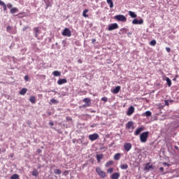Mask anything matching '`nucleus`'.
I'll list each match as a JSON object with an SVG mask.
<instances>
[{
  "label": "nucleus",
  "instance_id": "5",
  "mask_svg": "<svg viewBox=\"0 0 179 179\" xmlns=\"http://www.w3.org/2000/svg\"><path fill=\"white\" fill-rule=\"evenodd\" d=\"M118 29V24H117V23L110 24L108 26V30L109 31H113V30H115V29Z\"/></svg>",
  "mask_w": 179,
  "mask_h": 179
},
{
  "label": "nucleus",
  "instance_id": "29",
  "mask_svg": "<svg viewBox=\"0 0 179 179\" xmlns=\"http://www.w3.org/2000/svg\"><path fill=\"white\" fill-rule=\"evenodd\" d=\"M29 101L34 104L36 103V97L35 96H31L29 98Z\"/></svg>",
  "mask_w": 179,
  "mask_h": 179
},
{
  "label": "nucleus",
  "instance_id": "50",
  "mask_svg": "<svg viewBox=\"0 0 179 179\" xmlns=\"http://www.w3.org/2000/svg\"><path fill=\"white\" fill-rule=\"evenodd\" d=\"M159 170H160V171H164V168L160 167V168H159Z\"/></svg>",
  "mask_w": 179,
  "mask_h": 179
},
{
  "label": "nucleus",
  "instance_id": "28",
  "mask_svg": "<svg viewBox=\"0 0 179 179\" xmlns=\"http://www.w3.org/2000/svg\"><path fill=\"white\" fill-rule=\"evenodd\" d=\"M120 169H122V170H127L128 169V164H125L120 165Z\"/></svg>",
  "mask_w": 179,
  "mask_h": 179
},
{
  "label": "nucleus",
  "instance_id": "37",
  "mask_svg": "<svg viewBox=\"0 0 179 179\" xmlns=\"http://www.w3.org/2000/svg\"><path fill=\"white\" fill-rule=\"evenodd\" d=\"M102 101H105V102H107L108 101V99L107 97L106 96H103L102 99H101Z\"/></svg>",
  "mask_w": 179,
  "mask_h": 179
},
{
  "label": "nucleus",
  "instance_id": "44",
  "mask_svg": "<svg viewBox=\"0 0 179 179\" xmlns=\"http://www.w3.org/2000/svg\"><path fill=\"white\" fill-rule=\"evenodd\" d=\"M163 165H164V166H167L168 167H170V164H168V163H166V162H164V163H163Z\"/></svg>",
  "mask_w": 179,
  "mask_h": 179
},
{
  "label": "nucleus",
  "instance_id": "57",
  "mask_svg": "<svg viewBox=\"0 0 179 179\" xmlns=\"http://www.w3.org/2000/svg\"><path fill=\"white\" fill-rule=\"evenodd\" d=\"M38 169H40V166H38Z\"/></svg>",
  "mask_w": 179,
  "mask_h": 179
},
{
  "label": "nucleus",
  "instance_id": "25",
  "mask_svg": "<svg viewBox=\"0 0 179 179\" xmlns=\"http://www.w3.org/2000/svg\"><path fill=\"white\" fill-rule=\"evenodd\" d=\"M52 75L54 76H61V72L58 71H53Z\"/></svg>",
  "mask_w": 179,
  "mask_h": 179
},
{
  "label": "nucleus",
  "instance_id": "40",
  "mask_svg": "<svg viewBox=\"0 0 179 179\" xmlns=\"http://www.w3.org/2000/svg\"><path fill=\"white\" fill-rule=\"evenodd\" d=\"M24 80H25L26 82H29V76H24Z\"/></svg>",
  "mask_w": 179,
  "mask_h": 179
},
{
  "label": "nucleus",
  "instance_id": "32",
  "mask_svg": "<svg viewBox=\"0 0 179 179\" xmlns=\"http://www.w3.org/2000/svg\"><path fill=\"white\" fill-rule=\"evenodd\" d=\"M150 45H152V47H155L156 45V40H152L150 42Z\"/></svg>",
  "mask_w": 179,
  "mask_h": 179
},
{
  "label": "nucleus",
  "instance_id": "54",
  "mask_svg": "<svg viewBox=\"0 0 179 179\" xmlns=\"http://www.w3.org/2000/svg\"><path fill=\"white\" fill-rule=\"evenodd\" d=\"M38 153H41V150H38Z\"/></svg>",
  "mask_w": 179,
  "mask_h": 179
},
{
  "label": "nucleus",
  "instance_id": "12",
  "mask_svg": "<svg viewBox=\"0 0 179 179\" xmlns=\"http://www.w3.org/2000/svg\"><path fill=\"white\" fill-rule=\"evenodd\" d=\"M120 173H114L111 175L110 178L111 179H118L120 178Z\"/></svg>",
  "mask_w": 179,
  "mask_h": 179
},
{
  "label": "nucleus",
  "instance_id": "17",
  "mask_svg": "<svg viewBox=\"0 0 179 179\" xmlns=\"http://www.w3.org/2000/svg\"><path fill=\"white\" fill-rule=\"evenodd\" d=\"M106 2L110 8H114V2H113V0H106Z\"/></svg>",
  "mask_w": 179,
  "mask_h": 179
},
{
  "label": "nucleus",
  "instance_id": "53",
  "mask_svg": "<svg viewBox=\"0 0 179 179\" xmlns=\"http://www.w3.org/2000/svg\"><path fill=\"white\" fill-rule=\"evenodd\" d=\"M175 149H176V150H178V149H179L178 146L175 145Z\"/></svg>",
  "mask_w": 179,
  "mask_h": 179
},
{
  "label": "nucleus",
  "instance_id": "20",
  "mask_svg": "<svg viewBox=\"0 0 179 179\" xmlns=\"http://www.w3.org/2000/svg\"><path fill=\"white\" fill-rule=\"evenodd\" d=\"M31 176H34V177H37V176H38V171L36 169H34L31 173Z\"/></svg>",
  "mask_w": 179,
  "mask_h": 179
},
{
  "label": "nucleus",
  "instance_id": "38",
  "mask_svg": "<svg viewBox=\"0 0 179 179\" xmlns=\"http://www.w3.org/2000/svg\"><path fill=\"white\" fill-rule=\"evenodd\" d=\"M50 101L51 103H58V101H56L55 99H52Z\"/></svg>",
  "mask_w": 179,
  "mask_h": 179
},
{
  "label": "nucleus",
  "instance_id": "56",
  "mask_svg": "<svg viewBox=\"0 0 179 179\" xmlns=\"http://www.w3.org/2000/svg\"><path fill=\"white\" fill-rule=\"evenodd\" d=\"M64 173H68V171H66Z\"/></svg>",
  "mask_w": 179,
  "mask_h": 179
},
{
  "label": "nucleus",
  "instance_id": "42",
  "mask_svg": "<svg viewBox=\"0 0 179 179\" xmlns=\"http://www.w3.org/2000/svg\"><path fill=\"white\" fill-rule=\"evenodd\" d=\"M83 107L84 108H86V107H90V104H84L83 106Z\"/></svg>",
  "mask_w": 179,
  "mask_h": 179
},
{
  "label": "nucleus",
  "instance_id": "36",
  "mask_svg": "<svg viewBox=\"0 0 179 179\" xmlns=\"http://www.w3.org/2000/svg\"><path fill=\"white\" fill-rule=\"evenodd\" d=\"M34 30L35 31V33H39L40 30H38V27H34Z\"/></svg>",
  "mask_w": 179,
  "mask_h": 179
},
{
  "label": "nucleus",
  "instance_id": "55",
  "mask_svg": "<svg viewBox=\"0 0 179 179\" xmlns=\"http://www.w3.org/2000/svg\"><path fill=\"white\" fill-rule=\"evenodd\" d=\"M170 103H173V100H170Z\"/></svg>",
  "mask_w": 179,
  "mask_h": 179
},
{
  "label": "nucleus",
  "instance_id": "11",
  "mask_svg": "<svg viewBox=\"0 0 179 179\" xmlns=\"http://www.w3.org/2000/svg\"><path fill=\"white\" fill-rule=\"evenodd\" d=\"M142 131H143V127H139L138 129H137L135 132H134V135L136 136H138V135L141 134V132H142Z\"/></svg>",
  "mask_w": 179,
  "mask_h": 179
},
{
  "label": "nucleus",
  "instance_id": "15",
  "mask_svg": "<svg viewBox=\"0 0 179 179\" xmlns=\"http://www.w3.org/2000/svg\"><path fill=\"white\" fill-rule=\"evenodd\" d=\"M66 82H68V81H67L66 79H65V78L59 79V80L57 81V84H58V85H64V83H66Z\"/></svg>",
  "mask_w": 179,
  "mask_h": 179
},
{
  "label": "nucleus",
  "instance_id": "58",
  "mask_svg": "<svg viewBox=\"0 0 179 179\" xmlns=\"http://www.w3.org/2000/svg\"><path fill=\"white\" fill-rule=\"evenodd\" d=\"M0 152H1V148H0Z\"/></svg>",
  "mask_w": 179,
  "mask_h": 179
},
{
  "label": "nucleus",
  "instance_id": "3",
  "mask_svg": "<svg viewBox=\"0 0 179 179\" xmlns=\"http://www.w3.org/2000/svg\"><path fill=\"white\" fill-rule=\"evenodd\" d=\"M115 20L117 22H127V17L124 15H117L115 16Z\"/></svg>",
  "mask_w": 179,
  "mask_h": 179
},
{
  "label": "nucleus",
  "instance_id": "23",
  "mask_svg": "<svg viewBox=\"0 0 179 179\" xmlns=\"http://www.w3.org/2000/svg\"><path fill=\"white\" fill-rule=\"evenodd\" d=\"M54 173L55 174L59 176V174H61L62 171H61V169H56L54 170Z\"/></svg>",
  "mask_w": 179,
  "mask_h": 179
},
{
  "label": "nucleus",
  "instance_id": "33",
  "mask_svg": "<svg viewBox=\"0 0 179 179\" xmlns=\"http://www.w3.org/2000/svg\"><path fill=\"white\" fill-rule=\"evenodd\" d=\"M145 117H150L152 115V112L148 110L145 113Z\"/></svg>",
  "mask_w": 179,
  "mask_h": 179
},
{
  "label": "nucleus",
  "instance_id": "43",
  "mask_svg": "<svg viewBox=\"0 0 179 179\" xmlns=\"http://www.w3.org/2000/svg\"><path fill=\"white\" fill-rule=\"evenodd\" d=\"M7 31H10V30H12V27H10V26L7 27Z\"/></svg>",
  "mask_w": 179,
  "mask_h": 179
},
{
  "label": "nucleus",
  "instance_id": "46",
  "mask_svg": "<svg viewBox=\"0 0 179 179\" xmlns=\"http://www.w3.org/2000/svg\"><path fill=\"white\" fill-rule=\"evenodd\" d=\"M164 102H165V106H170V103H169V101L165 100Z\"/></svg>",
  "mask_w": 179,
  "mask_h": 179
},
{
  "label": "nucleus",
  "instance_id": "21",
  "mask_svg": "<svg viewBox=\"0 0 179 179\" xmlns=\"http://www.w3.org/2000/svg\"><path fill=\"white\" fill-rule=\"evenodd\" d=\"M89 12V10L88 9H85L83 10V16L84 17H89V15H87V13Z\"/></svg>",
  "mask_w": 179,
  "mask_h": 179
},
{
  "label": "nucleus",
  "instance_id": "26",
  "mask_svg": "<svg viewBox=\"0 0 179 179\" xmlns=\"http://www.w3.org/2000/svg\"><path fill=\"white\" fill-rule=\"evenodd\" d=\"M166 80L167 85L169 86V87H170L171 86V80H170L169 77H166Z\"/></svg>",
  "mask_w": 179,
  "mask_h": 179
},
{
  "label": "nucleus",
  "instance_id": "9",
  "mask_svg": "<svg viewBox=\"0 0 179 179\" xmlns=\"http://www.w3.org/2000/svg\"><path fill=\"white\" fill-rule=\"evenodd\" d=\"M133 24H143V20H138V19H134L132 21Z\"/></svg>",
  "mask_w": 179,
  "mask_h": 179
},
{
  "label": "nucleus",
  "instance_id": "7",
  "mask_svg": "<svg viewBox=\"0 0 179 179\" xmlns=\"http://www.w3.org/2000/svg\"><path fill=\"white\" fill-rule=\"evenodd\" d=\"M124 149L125 152H129V150L132 149V144H131V143H125L124 144Z\"/></svg>",
  "mask_w": 179,
  "mask_h": 179
},
{
  "label": "nucleus",
  "instance_id": "13",
  "mask_svg": "<svg viewBox=\"0 0 179 179\" xmlns=\"http://www.w3.org/2000/svg\"><path fill=\"white\" fill-rule=\"evenodd\" d=\"M132 127H134V122H132V121L128 122V123L126 124V128L127 129H131V128H132Z\"/></svg>",
  "mask_w": 179,
  "mask_h": 179
},
{
  "label": "nucleus",
  "instance_id": "16",
  "mask_svg": "<svg viewBox=\"0 0 179 179\" xmlns=\"http://www.w3.org/2000/svg\"><path fill=\"white\" fill-rule=\"evenodd\" d=\"M0 5H1V6H3V9L4 11L7 10L8 8H7L6 3H5V2L0 0Z\"/></svg>",
  "mask_w": 179,
  "mask_h": 179
},
{
  "label": "nucleus",
  "instance_id": "2",
  "mask_svg": "<svg viewBox=\"0 0 179 179\" xmlns=\"http://www.w3.org/2000/svg\"><path fill=\"white\" fill-rule=\"evenodd\" d=\"M96 172L97 173L98 176L101 177V178H104L105 177H107V174L104 171H102L100 167L96 168Z\"/></svg>",
  "mask_w": 179,
  "mask_h": 179
},
{
  "label": "nucleus",
  "instance_id": "27",
  "mask_svg": "<svg viewBox=\"0 0 179 179\" xmlns=\"http://www.w3.org/2000/svg\"><path fill=\"white\" fill-rule=\"evenodd\" d=\"M129 16H131L133 18H135L137 17V15H136L135 13H134L133 11H129Z\"/></svg>",
  "mask_w": 179,
  "mask_h": 179
},
{
  "label": "nucleus",
  "instance_id": "39",
  "mask_svg": "<svg viewBox=\"0 0 179 179\" xmlns=\"http://www.w3.org/2000/svg\"><path fill=\"white\" fill-rule=\"evenodd\" d=\"M66 121H72V117H69V116H67V117H66Z\"/></svg>",
  "mask_w": 179,
  "mask_h": 179
},
{
  "label": "nucleus",
  "instance_id": "4",
  "mask_svg": "<svg viewBox=\"0 0 179 179\" xmlns=\"http://www.w3.org/2000/svg\"><path fill=\"white\" fill-rule=\"evenodd\" d=\"M62 36H65L66 37H71L72 36V32H71V29L68 28H65L62 33Z\"/></svg>",
  "mask_w": 179,
  "mask_h": 179
},
{
  "label": "nucleus",
  "instance_id": "30",
  "mask_svg": "<svg viewBox=\"0 0 179 179\" xmlns=\"http://www.w3.org/2000/svg\"><path fill=\"white\" fill-rule=\"evenodd\" d=\"M90 98H85L83 99V102L85 103V104H90Z\"/></svg>",
  "mask_w": 179,
  "mask_h": 179
},
{
  "label": "nucleus",
  "instance_id": "34",
  "mask_svg": "<svg viewBox=\"0 0 179 179\" xmlns=\"http://www.w3.org/2000/svg\"><path fill=\"white\" fill-rule=\"evenodd\" d=\"M150 169H152V165L149 164H147L145 165V170H150Z\"/></svg>",
  "mask_w": 179,
  "mask_h": 179
},
{
  "label": "nucleus",
  "instance_id": "51",
  "mask_svg": "<svg viewBox=\"0 0 179 179\" xmlns=\"http://www.w3.org/2000/svg\"><path fill=\"white\" fill-rule=\"evenodd\" d=\"M78 64H82V62H82V59H78Z\"/></svg>",
  "mask_w": 179,
  "mask_h": 179
},
{
  "label": "nucleus",
  "instance_id": "35",
  "mask_svg": "<svg viewBox=\"0 0 179 179\" xmlns=\"http://www.w3.org/2000/svg\"><path fill=\"white\" fill-rule=\"evenodd\" d=\"M113 171H114V168H110L107 170V173L108 174H111L113 173Z\"/></svg>",
  "mask_w": 179,
  "mask_h": 179
},
{
  "label": "nucleus",
  "instance_id": "19",
  "mask_svg": "<svg viewBox=\"0 0 179 179\" xmlns=\"http://www.w3.org/2000/svg\"><path fill=\"white\" fill-rule=\"evenodd\" d=\"M121 159V153H116L114 155V160H120Z\"/></svg>",
  "mask_w": 179,
  "mask_h": 179
},
{
  "label": "nucleus",
  "instance_id": "31",
  "mask_svg": "<svg viewBox=\"0 0 179 179\" xmlns=\"http://www.w3.org/2000/svg\"><path fill=\"white\" fill-rule=\"evenodd\" d=\"M10 179H19V175L17 173H15L13 176H11Z\"/></svg>",
  "mask_w": 179,
  "mask_h": 179
},
{
  "label": "nucleus",
  "instance_id": "1",
  "mask_svg": "<svg viewBox=\"0 0 179 179\" xmlns=\"http://www.w3.org/2000/svg\"><path fill=\"white\" fill-rule=\"evenodd\" d=\"M148 138H149V131H144L140 135V141L143 143L148 141Z\"/></svg>",
  "mask_w": 179,
  "mask_h": 179
},
{
  "label": "nucleus",
  "instance_id": "45",
  "mask_svg": "<svg viewBox=\"0 0 179 179\" xmlns=\"http://www.w3.org/2000/svg\"><path fill=\"white\" fill-rule=\"evenodd\" d=\"M166 51H167V52H170L171 49L170 48H166Z\"/></svg>",
  "mask_w": 179,
  "mask_h": 179
},
{
  "label": "nucleus",
  "instance_id": "18",
  "mask_svg": "<svg viewBox=\"0 0 179 179\" xmlns=\"http://www.w3.org/2000/svg\"><path fill=\"white\" fill-rule=\"evenodd\" d=\"M25 93H27V88H22L20 92V94H21V96H24Z\"/></svg>",
  "mask_w": 179,
  "mask_h": 179
},
{
  "label": "nucleus",
  "instance_id": "22",
  "mask_svg": "<svg viewBox=\"0 0 179 179\" xmlns=\"http://www.w3.org/2000/svg\"><path fill=\"white\" fill-rule=\"evenodd\" d=\"M113 164H114V162L113 161H108V162H106V164H105L106 167H110V166H113Z\"/></svg>",
  "mask_w": 179,
  "mask_h": 179
},
{
  "label": "nucleus",
  "instance_id": "10",
  "mask_svg": "<svg viewBox=\"0 0 179 179\" xmlns=\"http://www.w3.org/2000/svg\"><path fill=\"white\" fill-rule=\"evenodd\" d=\"M120 90H121V87L120 85H117L115 88H114L112 90V93H113V94H117L120 93Z\"/></svg>",
  "mask_w": 179,
  "mask_h": 179
},
{
  "label": "nucleus",
  "instance_id": "47",
  "mask_svg": "<svg viewBox=\"0 0 179 179\" xmlns=\"http://www.w3.org/2000/svg\"><path fill=\"white\" fill-rule=\"evenodd\" d=\"M12 6H13V5H12V3H8L7 4V7H8V8H12Z\"/></svg>",
  "mask_w": 179,
  "mask_h": 179
},
{
  "label": "nucleus",
  "instance_id": "14",
  "mask_svg": "<svg viewBox=\"0 0 179 179\" xmlns=\"http://www.w3.org/2000/svg\"><path fill=\"white\" fill-rule=\"evenodd\" d=\"M103 157H104V155L103 154L96 155V160L98 163H100L101 162V159H103Z\"/></svg>",
  "mask_w": 179,
  "mask_h": 179
},
{
  "label": "nucleus",
  "instance_id": "41",
  "mask_svg": "<svg viewBox=\"0 0 179 179\" xmlns=\"http://www.w3.org/2000/svg\"><path fill=\"white\" fill-rule=\"evenodd\" d=\"M27 29H30V27H29V26H27V27H24V28L22 29V30H23L24 31H26Z\"/></svg>",
  "mask_w": 179,
  "mask_h": 179
},
{
  "label": "nucleus",
  "instance_id": "49",
  "mask_svg": "<svg viewBox=\"0 0 179 179\" xmlns=\"http://www.w3.org/2000/svg\"><path fill=\"white\" fill-rule=\"evenodd\" d=\"M49 125H50L51 127H53L54 122H50Z\"/></svg>",
  "mask_w": 179,
  "mask_h": 179
},
{
  "label": "nucleus",
  "instance_id": "48",
  "mask_svg": "<svg viewBox=\"0 0 179 179\" xmlns=\"http://www.w3.org/2000/svg\"><path fill=\"white\" fill-rule=\"evenodd\" d=\"M92 44H94V43H96V38H92Z\"/></svg>",
  "mask_w": 179,
  "mask_h": 179
},
{
  "label": "nucleus",
  "instance_id": "8",
  "mask_svg": "<svg viewBox=\"0 0 179 179\" xmlns=\"http://www.w3.org/2000/svg\"><path fill=\"white\" fill-rule=\"evenodd\" d=\"M135 113V108L134 106H130L127 113V115H132Z\"/></svg>",
  "mask_w": 179,
  "mask_h": 179
},
{
  "label": "nucleus",
  "instance_id": "6",
  "mask_svg": "<svg viewBox=\"0 0 179 179\" xmlns=\"http://www.w3.org/2000/svg\"><path fill=\"white\" fill-rule=\"evenodd\" d=\"M99 136L98 134H90L89 136V139L90 141H92L93 142V141H97V139H99Z\"/></svg>",
  "mask_w": 179,
  "mask_h": 179
},
{
  "label": "nucleus",
  "instance_id": "24",
  "mask_svg": "<svg viewBox=\"0 0 179 179\" xmlns=\"http://www.w3.org/2000/svg\"><path fill=\"white\" fill-rule=\"evenodd\" d=\"M17 12H19V9L17 8H13L10 10V13H13V14L16 13Z\"/></svg>",
  "mask_w": 179,
  "mask_h": 179
},
{
  "label": "nucleus",
  "instance_id": "52",
  "mask_svg": "<svg viewBox=\"0 0 179 179\" xmlns=\"http://www.w3.org/2000/svg\"><path fill=\"white\" fill-rule=\"evenodd\" d=\"M35 37L38 38V33H35Z\"/></svg>",
  "mask_w": 179,
  "mask_h": 179
}]
</instances>
